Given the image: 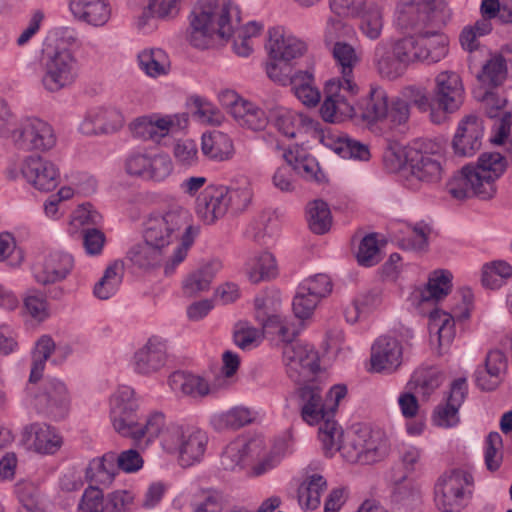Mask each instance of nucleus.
Segmentation results:
<instances>
[{"mask_svg":"<svg viewBox=\"0 0 512 512\" xmlns=\"http://www.w3.org/2000/svg\"><path fill=\"white\" fill-rule=\"evenodd\" d=\"M198 235L189 211L178 205L150 213L143 223V243L128 252L129 260L143 269L164 265L166 275L173 274L186 259Z\"/></svg>","mask_w":512,"mask_h":512,"instance_id":"1","label":"nucleus"},{"mask_svg":"<svg viewBox=\"0 0 512 512\" xmlns=\"http://www.w3.org/2000/svg\"><path fill=\"white\" fill-rule=\"evenodd\" d=\"M240 9L233 2L198 0L189 15V42L197 48H208L215 40L233 38L232 48L240 57L252 54L255 39L263 30L257 21L240 24Z\"/></svg>","mask_w":512,"mask_h":512,"instance_id":"2","label":"nucleus"},{"mask_svg":"<svg viewBox=\"0 0 512 512\" xmlns=\"http://www.w3.org/2000/svg\"><path fill=\"white\" fill-rule=\"evenodd\" d=\"M269 121L277 132L287 139H295L303 134H309L343 159L363 162L370 160L371 153L366 144L345 134L322 129L320 123L306 113L289 107L277 106L270 111Z\"/></svg>","mask_w":512,"mask_h":512,"instance_id":"3","label":"nucleus"},{"mask_svg":"<svg viewBox=\"0 0 512 512\" xmlns=\"http://www.w3.org/2000/svg\"><path fill=\"white\" fill-rule=\"evenodd\" d=\"M108 417L113 430L123 438L134 441L140 448L150 447L160 436L165 425V413L150 411L140 420V398L127 385H119L109 395Z\"/></svg>","mask_w":512,"mask_h":512,"instance_id":"4","label":"nucleus"},{"mask_svg":"<svg viewBox=\"0 0 512 512\" xmlns=\"http://www.w3.org/2000/svg\"><path fill=\"white\" fill-rule=\"evenodd\" d=\"M507 158L496 151L482 152L476 161L464 165L446 184L447 193L456 200H491L498 192L497 182L508 169Z\"/></svg>","mask_w":512,"mask_h":512,"instance_id":"5","label":"nucleus"},{"mask_svg":"<svg viewBox=\"0 0 512 512\" xmlns=\"http://www.w3.org/2000/svg\"><path fill=\"white\" fill-rule=\"evenodd\" d=\"M157 439L161 451L175 459L182 468L202 463L209 446V435L205 429L180 420H168L166 415L165 425Z\"/></svg>","mask_w":512,"mask_h":512,"instance_id":"6","label":"nucleus"},{"mask_svg":"<svg viewBox=\"0 0 512 512\" xmlns=\"http://www.w3.org/2000/svg\"><path fill=\"white\" fill-rule=\"evenodd\" d=\"M443 150V144L438 140L420 139L412 142L408 153V171L401 177V185L411 192H418L424 185L439 182L443 175Z\"/></svg>","mask_w":512,"mask_h":512,"instance_id":"7","label":"nucleus"},{"mask_svg":"<svg viewBox=\"0 0 512 512\" xmlns=\"http://www.w3.org/2000/svg\"><path fill=\"white\" fill-rule=\"evenodd\" d=\"M266 50L269 59L266 63L268 77L279 84L289 81L290 64L301 58L307 51L306 42L281 26L268 31Z\"/></svg>","mask_w":512,"mask_h":512,"instance_id":"8","label":"nucleus"},{"mask_svg":"<svg viewBox=\"0 0 512 512\" xmlns=\"http://www.w3.org/2000/svg\"><path fill=\"white\" fill-rule=\"evenodd\" d=\"M390 452L391 443L384 431L359 425L348 433L342 459L353 465L372 466L384 461Z\"/></svg>","mask_w":512,"mask_h":512,"instance_id":"9","label":"nucleus"},{"mask_svg":"<svg viewBox=\"0 0 512 512\" xmlns=\"http://www.w3.org/2000/svg\"><path fill=\"white\" fill-rule=\"evenodd\" d=\"M413 338V329L403 324L376 338L371 346L369 370L386 375L398 371L404 362V350Z\"/></svg>","mask_w":512,"mask_h":512,"instance_id":"10","label":"nucleus"},{"mask_svg":"<svg viewBox=\"0 0 512 512\" xmlns=\"http://www.w3.org/2000/svg\"><path fill=\"white\" fill-rule=\"evenodd\" d=\"M452 18V11L442 0H397L393 21L403 30L442 27Z\"/></svg>","mask_w":512,"mask_h":512,"instance_id":"11","label":"nucleus"},{"mask_svg":"<svg viewBox=\"0 0 512 512\" xmlns=\"http://www.w3.org/2000/svg\"><path fill=\"white\" fill-rule=\"evenodd\" d=\"M123 168L131 178L161 184L173 174L174 162L171 156L161 149L140 146L127 152Z\"/></svg>","mask_w":512,"mask_h":512,"instance_id":"12","label":"nucleus"},{"mask_svg":"<svg viewBox=\"0 0 512 512\" xmlns=\"http://www.w3.org/2000/svg\"><path fill=\"white\" fill-rule=\"evenodd\" d=\"M358 120L372 127L379 122L401 125L408 121L410 106L400 97L388 98L379 86H371L369 95L358 102Z\"/></svg>","mask_w":512,"mask_h":512,"instance_id":"13","label":"nucleus"},{"mask_svg":"<svg viewBox=\"0 0 512 512\" xmlns=\"http://www.w3.org/2000/svg\"><path fill=\"white\" fill-rule=\"evenodd\" d=\"M359 86L355 81H340L330 78L323 85V101L319 107L321 119L329 124H341L348 120L357 121V107L352 98L358 95Z\"/></svg>","mask_w":512,"mask_h":512,"instance_id":"14","label":"nucleus"},{"mask_svg":"<svg viewBox=\"0 0 512 512\" xmlns=\"http://www.w3.org/2000/svg\"><path fill=\"white\" fill-rule=\"evenodd\" d=\"M40 65V84L49 93L70 88L79 76V63L74 52H43Z\"/></svg>","mask_w":512,"mask_h":512,"instance_id":"15","label":"nucleus"},{"mask_svg":"<svg viewBox=\"0 0 512 512\" xmlns=\"http://www.w3.org/2000/svg\"><path fill=\"white\" fill-rule=\"evenodd\" d=\"M261 445L257 436L237 437L223 449L220 465L223 470L233 473H244L249 478L264 476L259 472Z\"/></svg>","mask_w":512,"mask_h":512,"instance_id":"16","label":"nucleus"},{"mask_svg":"<svg viewBox=\"0 0 512 512\" xmlns=\"http://www.w3.org/2000/svg\"><path fill=\"white\" fill-rule=\"evenodd\" d=\"M473 478L461 469L442 474L434 486V502L442 512H460L472 494Z\"/></svg>","mask_w":512,"mask_h":512,"instance_id":"17","label":"nucleus"},{"mask_svg":"<svg viewBox=\"0 0 512 512\" xmlns=\"http://www.w3.org/2000/svg\"><path fill=\"white\" fill-rule=\"evenodd\" d=\"M75 267L74 256L63 248H45L34 258L30 267L32 279L40 286L65 281Z\"/></svg>","mask_w":512,"mask_h":512,"instance_id":"18","label":"nucleus"},{"mask_svg":"<svg viewBox=\"0 0 512 512\" xmlns=\"http://www.w3.org/2000/svg\"><path fill=\"white\" fill-rule=\"evenodd\" d=\"M282 362L290 378L303 384L318 380L320 358L312 344L295 341L282 346Z\"/></svg>","mask_w":512,"mask_h":512,"instance_id":"19","label":"nucleus"},{"mask_svg":"<svg viewBox=\"0 0 512 512\" xmlns=\"http://www.w3.org/2000/svg\"><path fill=\"white\" fill-rule=\"evenodd\" d=\"M454 275L449 269L436 268L427 275L425 284L409 287L406 295L407 305L418 313H423L428 304H436L444 300L453 289Z\"/></svg>","mask_w":512,"mask_h":512,"instance_id":"20","label":"nucleus"},{"mask_svg":"<svg viewBox=\"0 0 512 512\" xmlns=\"http://www.w3.org/2000/svg\"><path fill=\"white\" fill-rule=\"evenodd\" d=\"M13 179L21 178L32 189L48 193L55 190L61 182V170L59 165L41 155L25 156L18 173L10 172Z\"/></svg>","mask_w":512,"mask_h":512,"instance_id":"21","label":"nucleus"},{"mask_svg":"<svg viewBox=\"0 0 512 512\" xmlns=\"http://www.w3.org/2000/svg\"><path fill=\"white\" fill-rule=\"evenodd\" d=\"M255 319L266 334L274 335L277 344L283 346L294 343L296 333L291 318L280 311V301L270 294H262L255 298Z\"/></svg>","mask_w":512,"mask_h":512,"instance_id":"22","label":"nucleus"},{"mask_svg":"<svg viewBox=\"0 0 512 512\" xmlns=\"http://www.w3.org/2000/svg\"><path fill=\"white\" fill-rule=\"evenodd\" d=\"M26 403L51 415L54 419H63L71 406V394L66 383L58 378H48L43 384L42 392L34 394L29 385L26 390Z\"/></svg>","mask_w":512,"mask_h":512,"instance_id":"23","label":"nucleus"},{"mask_svg":"<svg viewBox=\"0 0 512 512\" xmlns=\"http://www.w3.org/2000/svg\"><path fill=\"white\" fill-rule=\"evenodd\" d=\"M411 63L406 37L382 40L374 48L373 65L382 78L400 77Z\"/></svg>","mask_w":512,"mask_h":512,"instance_id":"24","label":"nucleus"},{"mask_svg":"<svg viewBox=\"0 0 512 512\" xmlns=\"http://www.w3.org/2000/svg\"><path fill=\"white\" fill-rule=\"evenodd\" d=\"M13 145L23 151L49 152L57 144V136L51 124L37 117L21 121L11 133Z\"/></svg>","mask_w":512,"mask_h":512,"instance_id":"25","label":"nucleus"},{"mask_svg":"<svg viewBox=\"0 0 512 512\" xmlns=\"http://www.w3.org/2000/svg\"><path fill=\"white\" fill-rule=\"evenodd\" d=\"M125 123L121 108L105 103L86 110L78 125V132L84 136H109L121 131Z\"/></svg>","mask_w":512,"mask_h":512,"instance_id":"26","label":"nucleus"},{"mask_svg":"<svg viewBox=\"0 0 512 512\" xmlns=\"http://www.w3.org/2000/svg\"><path fill=\"white\" fill-rule=\"evenodd\" d=\"M412 63L435 64L449 53L448 35L437 30H418L415 34L405 36Z\"/></svg>","mask_w":512,"mask_h":512,"instance_id":"27","label":"nucleus"},{"mask_svg":"<svg viewBox=\"0 0 512 512\" xmlns=\"http://www.w3.org/2000/svg\"><path fill=\"white\" fill-rule=\"evenodd\" d=\"M433 95L446 121L448 115L459 111L465 101L466 92L460 74L453 70L438 72L434 77Z\"/></svg>","mask_w":512,"mask_h":512,"instance_id":"28","label":"nucleus"},{"mask_svg":"<svg viewBox=\"0 0 512 512\" xmlns=\"http://www.w3.org/2000/svg\"><path fill=\"white\" fill-rule=\"evenodd\" d=\"M21 436L22 445L27 451L42 456L57 454L64 443L60 430L44 422H34L25 426Z\"/></svg>","mask_w":512,"mask_h":512,"instance_id":"29","label":"nucleus"},{"mask_svg":"<svg viewBox=\"0 0 512 512\" xmlns=\"http://www.w3.org/2000/svg\"><path fill=\"white\" fill-rule=\"evenodd\" d=\"M300 416L304 423L311 427H318L333 419L323 399L322 389L318 380L302 384L296 392Z\"/></svg>","mask_w":512,"mask_h":512,"instance_id":"30","label":"nucleus"},{"mask_svg":"<svg viewBox=\"0 0 512 512\" xmlns=\"http://www.w3.org/2000/svg\"><path fill=\"white\" fill-rule=\"evenodd\" d=\"M484 123L475 115H466L457 123L451 147L456 156L472 157L481 148L484 137Z\"/></svg>","mask_w":512,"mask_h":512,"instance_id":"31","label":"nucleus"},{"mask_svg":"<svg viewBox=\"0 0 512 512\" xmlns=\"http://www.w3.org/2000/svg\"><path fill=\"white\" fill-rule=\"evenodd\" d=\"M218 259L208 260L185 273L180 281V292L185 299H195L208 292L216 276L222 270Z\"/></svg>","mask_w":512,"mask_h":512,"instance_id":"32","label":"nucleus"},{"mask_svg":"<svg viewBox=\"0 0 512 512\" xmlns=\"http://www.w3.org/2000/svg\"><path fill=\"white\" fill-rule=\"evenodd\" d=\"M431 227L425 221L395 224L392 228V238L395 244L404 251L424 253L429 247Z\"/></svg>","mask_w":512,"mask_h":512,"instance_id":"33","label":"nucleus"},{"mask_svg":"<svg viewBox=\"0 0 512 512\" xmlns=\"http://www.w3.org/2000/svg\"><path fill=\"white\" fill-rule=\"evenodd\" d=\"M257 439L261 445V460L259 472L264 475L276 469L280 463L296 451V440L291 430L285 431L278 436L273 443H270L265 437L258 435Z\"/></svg>","mask_w":512,"mask_h":512,"instance_id":"34","label":"nucleus"},{"mask_svg":"<svg viewBox=\"0 0 512 512\" xmlns=\"http://www.w3.org/2000/svg\"><path fill=\"white\" fill-rule=\"evenodd\" d=\"M166 361V342L160 337H150L147 342L136 350L130 367L139 374L148 376L158 372Z\"/></svg>","mask_w":512,"mask_h":512,"instance_id":"35","label":"nucleus"},{"mask_svg":"<svg viewBox=\"0 0 512 512\" xmlns=\"http://www.w3.org/2000/svg\"><path fill=\"white\" fill-rule=\"evenodd\" d=\"M68 10L74 20L94 28L104 27L112 16L109 0H68Z\"/></svg>","mask_w":512,"mask_h":512,"instance_id":"36","label":"nucleus"},{"mask_svg":"<svg viewBox=\"0 0 512 512\" xmlns=\"http://www.w3.org/2000/svg\"><path fill=\"white\" fill-rule=\"evenodd\" d=\"M168 386L179 397L202 399L214 393V387L201 374L190 371H175L168 378Z\"/></svg>","mask_w":512,"mask_h":512,"instance_id":"37","label":"nucleus"},{"mask_svg":"<svg viewBox=\"0 0 512 512\" xmlns=\"http://www.w3.org/2000/svg\"><path fill=\"white\" fill-rule=\"evenodd\" d=\"M228 188L224 185H208L197 197V213L208 224L225 216L230 210Z\"/></svg>","mask_w":512,"mask_h":512,"instance_id":"38","label":"nucleus"},{"mask_svg":"<svg viewBox=\"0 0 512 512\" xmlns=\"http://www.w3.org/2000/svg\"><path fill=\"white\" fill-rule=\"evenodd\" d=\"M428 331L430 343L437 352L447 353L456 335L454 317L442 309H433L428 316Z\"/></svg>","mask_w":512,"mask_h":512,"instance_id":"39","label":"nucleus"},{"mask_svg":"<svg viewBox=\"0 0 512 512\" xmlns=\"http://www.w3.org/2000/svg\"><path fill=\"white\" fill-rule=\"evenodd\" d=\"M383 304L379 291L369 290L357 293L344 308V317L351 325L367 322Z\"/></svg>","mask_w":512,"mask_h":512,"instance_id":"40","label":"nucleus"},{"mask_svg":"<svg viewBox=\"0 0 512 512\" xmlns=\"http://www.w3.org/2000/svg\"><path fill=\"white\" fill-rule=\"evenodd\" d=\"M257 417L258 413L253 408L236 405L212 413L209 417V424L216 431H235L253 423Z\"/></svg>","mask_w":512,"mask_h":512,"instance_id":"41","label":"nucleus"},{"mask_svg":"<svg viewBox=\"0 0 512 512\" xmlns=\"http://www.w3.org/2000/svg\"><path fill=\"white\" fill-rule=\"evenodd\" d=\"M201 152L211 161H229L235 155L233 139L219 130L206 131L201 136Z\"/></svg>","mask_w":512,"mask_h":512,"instance_id":"42","label":"nucleus"},{"mask_svg":"<svg viewBox=\"0 0 512 512\" xmlns=\"http://www.w3.org/2000/svg\"><path fill=\"white\" fill-rule=\"evenodd\" d=\"M507 368V359L503 351L490 350L485 359L484 368H478L475 372V382L482 390H493L501 381Z\"/></svg>","mask_w":512,"mask_h":512,"instance_id":"43","label":"nucleus"},{"mask_svg":"<svg viewBox=\"0 0 512 512\" xmlns=\"http://www.w3.org/2000/svg\"><path fill=\"white\" fill-rule=\"evenodd\" d=\"M244 272L250 282L259 283L276 278L279 274V266L271 251L261 250L249 256Z\"/></svg>","mask_w":512,"mask_h":512,"instance_id":"44","label":"nucleus"},{"mask_svg":"<svg viewBox=\"0 0 512 512\" xmlns=\"http://www.w3.org/2000/svg\"><path fill=\"white\" fill-rule=\"evenodd\" d=\"M350 18L359 19L358 29L369 40H377L384 27V6L377 0H369L358 14Z\"/></svg>","mask_w":512,"mask_h":512,"instance_id":"45","label":"nucleus"},{"mask_svg":"<svg viewBox=\"0 0 512 512\" xmlns=\"http://www.w3.org/2000/svg\"><path fill=\"white\" fill-rule=\"evenodd\" d=\"M103 216L91 202L78 204L70 213L65 231L70 237H79L85 232V227L98 226L102 223Z\"/></svg>","mask_w":512,"mask_h":512,"instance_id":"46","label":"nucleus"},{"mask_svg":"<svg viewBox=\"0 0 512 512\" xmlns=\"http://www.w3.org/2000/svg\"><path fill=\"white\" fill-rule=\"evenodd\" d=\"M153 131V142L160 143L164 138L185 130L188 127L189 116L181 113H150Z\"/></svg>","mask_w":512,"mask_h":512,"instance_id":"47","label":"nucleus"},{"mask_svg":"<svg viewBox=\"0 0 512 512\" xmlns=\"http://www.w3.org/2000/svg\"><path fill=\"white\" fill-rule=\"evenodd\" d=\"M125 273L124 263L114 260L105 268L93 286V295L99 300H108L119 291Z\"/></svg>","mask_w":512,"mask_h":512,"instance_id":"48","label":"nucleus"},{"mask_svg":"<svg viewBox=\"0 0 512 512\" xmlns=\"http://www.w3.org/2000/svg\"><path fill=\"white\" fill-rule=\"evenodd\" d=\"M406 103H412L420 112L428 113L429 119L434 124L445 122L444 113L435 103V99L429 96L428 90L424 86L406 87L399 96Z\"/></svg>","mask_w":512,"mask_h":512,"instance_id":"49","label":"nucleus"},{"mask_svg":"<svg viewBox=\"0 0 512 512\" xmlns=\"http://www.w3.org/2000/svg\"><path fill=\"white\" fill-rule=\"evenodd\" d=\"M512 279V264L504 259L485 262L480 268V283L484 289L498 291Z\"/></svg>","mask_w":512,"mask_h":512,"instance_id":"50","label":"nucleus"},{"mask_svg":"<svg viewBox=\"0 0 512 512\" xmlns=\"http://www.w3.org/2000/svg\"><path fill=\"white\" fill-rule=\"evenodd\" d=\"M327 482L319 473L306 472L298 488V503L305 511H313L320 506L321 496Z\"/></svg>","mask_w":512,"mask_h":512,"instance_id":"51","label":"nucleus"},{"mask_svg":"<svg viewBox=\"0 0 512 512\" xmlns=\"http://www.w3.org/2000/svg\"><path fill=\"white\" fill-rule=\"evenodd\" d=\"M117 475L116 454L106 453L89 461L85 471L91 485L108 487Z\"/></svg>","mask_w":512,"mask_h":512,"instance_id":"52","label":"nucleus"},{"mask_svg":"<svg viewBox=\"0 0 512 512\" xmlns=\"http://www.w3.org/2000/svg\"><path fill=\"white\" fill-rule=\"evenodd\" d=\"M23 314L36 324H43L53 316V309L46 294L31 288L25 291L22 297Z\"/></svg>","mask_w":512,"mask_h":512,"instance_id":"53","label":"nucleus"},{"mask_svg":"<svg viewBox=\"0 0 512 512\" xmlns=\"http://www.w3.org/2000/svg\"><path fill=\"white\" fill-rule=\"evenodd\" d=\"M295 97L307 108H315L321 100V91L316 85L312 71H299L289 78Z\"/></svg>","mask_w":512,"mask_h":512,"instance_id":"54","label":"nucleus"},{"mask_svg":"<svg viewBox=\"0 0 512 512\" xmlns=\"http://www.w3.org/2000/svg\"><path fill=\"white\" fill-rule=\"evenodd\" d=\"M137 61L140 70L150 78L167 76L171 70L169 55L161 48H144Z\"/></svg>","mask_w":512,"mask_h":512,"instance_id":"55","label":"nucleus"},{"mask_svg":"<svg viewBox=\"0 0 512 512\" xmlns=\"http://www.w3.org/2000/svg\"><path fill=\"white\" fill-rule=\"evenodd\" d=\"M444 376L436 366L421 365L411 375L408 385L422 398H429L442 384Z\"/></svg>","mask_w":512,"mask_h":512,"instance_id":"56","label":"nucleus"},{"mask_svg":"<svg viewBox=\"0 0 512 512\" xmlns=\"http://www.w3.org/2000/svg\"><path fill=\"white\" fill-rule=\"evenodd\" d=\"M347 437L342 426L336 418L318 426L317 438L321 448L327 457H334L338 452L342 456V450L347 443Z\"/></svg>","mask_w":512,"mask_h":512,"instance_id":"57","label":"nucleus"},{"mask_svg":"<svg viewBox=\"0 0 512 512\" xmlns=\"http://www.w3.org/2000/svg\"><path fill=\"white\" fill-rule=\"evenodd\" d=\"M55 349L56 343L50 335L44 334L37 339L31 352L30 385L41 379L46 367V362L48 360L51 361Z\"/></svg>","mask_w":512,"mask_h":512,"instance_id":"58","label":"nucleus"},{"mask_svg":"<svg viewBox=\"0 0 512 512\" xmlns=\"http://www.w3.org/2000/svg\"><path fill=\"white\" fill-rule=\"evenodd\" d=\"M489 117L493 120L489 140L495 146H501L505 152L512 158V114L503 112L501 116L490 109Z\"/></svg>","mask_w":512,"mask_h":512,"instance_id":"59","label":"nucleus"},{"mask_svg":"<svg viewBox=\"0 0 512 512\" xmlns=\"http://www.w3.org/2000/svg\"><path fill=\"white\" fill-rule=\"evenodd\" d=\"M507 76V61L501 50L492 54L478 74L480 88H494L502 84Z\"/></svg>","mask_w":512,"mask_h":512,"instance_id":"60","label":"nucleus"},{"mask_svg":"<svg viewBox=\"0 0 512 512\" xmlns=\"http://www.w3.org/2000/svg\"><path fill=\"white\" fill-rule=\"evenodd\" d=\"M233 119L242 128L257 132L267 126L270 117L268 118L265 111L259 106L246 100L244 104L239 106L238 110L235 111Z\"/></svg>","mask_w":512,"mask_h":512,"instance_id":"61","label":"nucleus"},{"mask_svg":"<svg viewBox=\"0 0 512 512\" xmlns=\"http://www.w3.org/2000/svg\"><path fill=\"white\" fill-rule=\"evenodd\" d=\"M188 101L193 109L194 116L199 122L212 126H220L224 122V114L207 97L192 95Z\"/></svg>","mask_w":512,"mask_h":512,"instance_id":"62","label":"nucleus"},{"mask_svg":"<svg viewBox=\"0 0 512 512\" xmlns=\"http://www.w3.org/2000/svg\"><path fill=\"white\" fill-rule=\"evenodd\" d=\"M307 222L313 233L319 235L327 233L333 224L329 205L322 200L309 203L307 206Z\"/></svg>","mask_w":512,"mask_h":512,"instance_id":"63","label":"nucleus"},{"mask_svg":"<svg viewBox=\"0 0 512 512\" xmlns=\"http://www.w3.org/2000/svg\"><path fill=\"white\" fill-rule=\"evenodd\" d=\"M15 495L27 512H46L39 488L30 481H19L14 488Z\"/></svg>","mask_w":512,"mask_h":512,"instance_id":"64","label":"nucleus"}]
</instances>
